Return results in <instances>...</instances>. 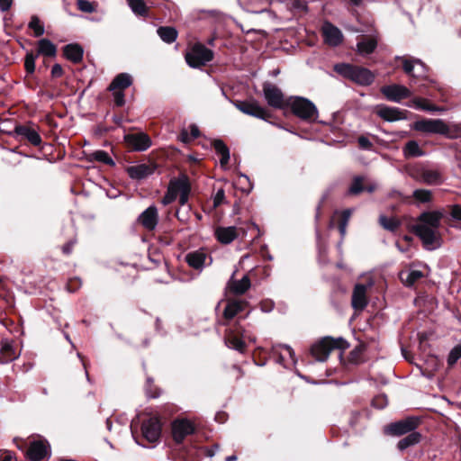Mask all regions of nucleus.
Wrapping results in <instances>:
<instances>
[{"mask_svg": "<svg viewBox=\"0 0 461 461\" xmlns=\"http://www.w3.org/2000/svg\"><path fill=\"white\" fill-rule=\"evenodd\" d=\"M412 128L427 134L447 135L449 132L448 125L441 119H422L416 121Z\"/></svg>", "mask_w": 461, "mask_h": 461, "instance_id": "7", "label": "nucleus"}, {"mask_svg": "<svg viewBox=\"0 0 461 461\" xmlns=\"http://www.w3.org/2000/svg\"><path fill=\"white\" fill-rule=\"evenodd\" d=\"M225 345L229 348L235 349L239 352H243L245 348V343L242 339H240L238 335H235L231 332L227 334L224 339Z\"/></svg>", "mask_w": 461, "mask_h": 461, "instance_id": "37", "label": "nucleus"}, {"mask_svg": "<svg viewBox=\"0 0 461 461\" xmlns=\"http://www.w3.org/2000/svg\"><path fill=\"white\" fill-rule=\"evenodd\" d=\"M324 42L331 47L339 46L343 41L341 31L330 22H325L321 27Z\"/></svg>", "mask_w": 461, "mask_h": 461, "instance_id": "16", "label": "nucleus"}, {"mask_svg": "<svg viewBox=\"0 0 461 461\" xmlns=\"http://www.w3.org/2000/svg\"><path fill=\"white\" fill-rule=\"evenodd\" d=\"M124 141L135 151H144L151 146L150 138L144 132L126 134L124 136Z\"/></svg>", "mask_w": 461, "mask_h": 461, "instance_id": "13", "label": "nucleus"}, {"mask_svg": "<svg viewBox=\"0 0 461 461\" xmlns=\"http://www.w3.org/2000/svg\"><path fill=\"white\" fill-rule=\"evenodd\" d=\"M234 105L241 113L258 119L267 121L271 116L269 111L264 106L260 105L259 103L255 99H250L248 101H237L234 103Z\"/></svg>", "mask_w": 461, "mask_h": 461, "instance_id": "10", "label": "nucleus"}, {"mask_svg": "<svg viewBox=\"0 0 461 461\" xmlns=\"http://www.w3.org/2000/svg\"><path fill=\"white\" fill-rule=\"evenodd\" d=\"M151 384H152V379L149 377L147 379L146 393L149 397L156 398L158 396V393L156 391L153 392L151 390V388H150Z\"/></svg>", "mask_w": 461, "mask_h": 461, "instance_id": "60", "label": "nucleus"}, {"mask_svg": "<svg viewBox=\"0 0 461 461\" xmlns=\"http://www.w3.org/2000/svg\"><path fill=\"white\" fill-rule=\"evenodd\" d=\"M402 153L406 158L422 157L425 154L416 140L408 141L402 149Z\"/></svg>", "mask_w": 461, "mask_h": 461, "instance_id": "33", "label": "nucleus"}, {"mask_svg": "<svg viewBox=\"0 0 461 461\" xmlns=\"http://www.w3.org/2000/svg\"><path fill=\"white\" fill-rule=\"evenodd\" d=\"M50 453V444L47 440H34L27 451V456L32 461H41Z\"/></svg>", "mask_w": 461, "mask_h": 461, "instance_id": "19", "label": "nucleus"}, {"mask_svg": "<svg viewBox=\"0 0 461 461\" xmlns=\"http://www.w3.org/2000/svg\"><path fill=\"white\" fill-rule=\"evenodd\" d=\"M176 185V179L170 181L167 191L162 199V203L164 205L171 203L178 196V189Z\"/></svg>", "mask_w": 461, "mask_h": 461, "instance_id": "42", "label": "nucleus"}, {"mask_svg": "<svg viewBox=\"0 0 461 461\" xmlns=\"http://www.w3.org/2000/svg\"><path fill=\"white\" fill-rule=\"evenodd\" d=\"M240 234L244 235L245 231L242 228L219 227L215 230L217 240L222 244H229L237 239Z\"/></svg>", "mask_w": 461, "mask_h": 461, "instance_id": "21", "label": "nucleus"}, {"mask_svg": "<svg viewBox=\"0 0 461 461\" xmlns=\"http://www.w3.org/2000/svg\"><path fill=\"white\" fill-rule=\"evenodd\" d=\"M419 419L408 417L395 422H392L384 428V433L390 436H402L414 431L419 425Z\"/></svg>", "mask_w": 461, "mask_h": 461, "instance_id": "9", "label": "nucleus"}, {"mask_svg": "<svg viewBox=\"0 0 461 461\" xmlns=\"http://www.w3.org/2000/svg\"><path fill=\"white\" fill-rule=\"evenodd\" d=\"M412 196L419 203H429L432 200V192L427 189H416Z\"/></svg>", "mask_w": 461, "mask_h": 461, "instance_id": "47", "label": "nucleus"}, {"mask_svg": "<svg viewBox=\"0 0 461 461\" xmlns=\"http://www.w3.org/2000/svg\"><path fill=\"white\" fill-rule=\"evenodd\" d=\"M157 168L154 163H142L131 166L127 168V173L131 178L140 180L152 175Z\"/></svg>", "mask_w": 461, "mask_h": 461, "instance_id": "20", "label": "nucleus"}, {"mask_svg": "<svg viewBox=\"0 0 461 461\" xmlns=\"http://www.w3.org/2000/svg\"><path fill=\"white\" fill-rule=\"evenodd\" d=\"M13 4V0H0V10L2 12L8 11Z\"/></svg>", "mask_w": 461, "mask_h": 461, "instance_id": "64", "label": "nucleus"}, {"mask_svg": "<svg viewBox=\"0 0 461 461\" xmlns=\"http://www.w3.org/2000/svg\"><path fill=\"white\" fill-rule=\"evenodd\" d=\"M29 27L33 30L35 37H40L44 33V27L37 16L32 17Z\"/></svg>", "mask_w": 461, "mask_h": 461, "instance_id": "50", "label": "nucleus"}, {"mask_svg": "<svg viewBox=\"0 0 461 461\" xmlns=\"http://www.w3.org/2000/svg\"><path fill=\"white\" fill-rule=\"evenodd\" d=\"M358 145L363 149H371L373 148L372 142L368 140V138L365 136H360L357 139Z\"/></svg>", "mask_w": 461, "mask_h": 461, "instance_id": "56", "label": "nucleus"}, {"mask_svg": "<svg viewBox=\"0 0 461 461\" xmlns=\"http://www.w3.org/2000/svg\"><path fill=\"white\" fill-rule=\"evenodd\" d=\"M1 323L10 330V332H19L18 327H15L14 329H11L9 327L10 324H13V319L7 318V319H1Z\"/></svg>", "mask_w": 461, "mask_h": 461, "instance_id": "61", "label": "nucleus"}, {"mask_svg": "<svg viewBox=\"0 0 461 461\" xmlns=\"http://www.w3.org/2000/svg\"><path fill=\"white\" fill-rule=\"evenodd\" d=\"M87 159L89 161H98L106 165L114 166L115 163L113 159L109 156V154L104 150H95L87 155Z\"/></svg>", "mask_w": 461, "mask_h": 461, "instance_id": "39", "label": "nucleus"}, {"mask_svg": "<svg viewBox=\"0 0 461 461\" xmlns=\"http://www.w3.org/2000/svg\"><path fill=\"white\" fill-rule=\"evenodd\" d=\"M420 438L421 435L420 432L412 431L398 442L397 447L400 451H403L410 447L417 445Z\"/></svg>", "mask_w": 461, "mask_h": 461, "instance_id": "34", "label": "nucleus"}, {"mask_svg": "<svg viewBox=\"0 0 461 461\" xmlns=\"http://www.w3.org/2000/svg\"><path fill=\"white\" fill-rule=\"evenodd\" d=\"M363 347L362 346H357L351 352H350V355H349V360L350 362L354 363V364H357L360 361V358H361V355L363 353Z\"/></svg>", "mask_w": 461, "mask_h": 461, "instance_id": "53", "label": "nucleus"}, {"mask_svg": "<svg viewBox=\"0 0 461 461\" xmlns=\"http://www.w3.org/2000/svg\"><path fill=\"white\" fill-rule=\"evenodd\" d=\"M377 42L376 36L363 37L357 44V51L362 56L369 55L376 49Z\"/></svg>", "mask_w": 461, "mask_h": 461, "instance_id": "26", "label": "nucleus"}, {"mask_svg": "<svg viewBox=\"0 0 461 461\" xmlns=\"http://www.w3.org/2000/svg\"><path fill=\"white\" fill-rule=\"evenodd\" d=\"M131 83L132 79L131 75L127 73H121L112 81L109 89L123 91V89L129 87Z\"/></svg>", "mask_w": 461, "mask_h": 461, "instance_id": "30", "label": "nucleus"}, {"mask_svg": "<svg viewBox=\"0 0 461 461\" xmlns=\"http://www.w3.org/2000/svg\"><path fill=\"white\" fill-rule=\"evenodd\" d=\"M451 216L458 221H461V205L456 204L451 207Z\"/></svg>", "mask_w": 461, "mask_h": 461, "instance_id": "59", "label": "nucleus"}, {"mask_svg": "<svg viewBox=\"0 0 461 461\" xmlns=\"http://www.w3.org/2000/svg\"><path fill=\"white\" fill-rule=\"evenodd\" d=\"M381 93L389 101L399 103L401 100L410 97L411 93L404 86L393 84L381 88Z\"/></svg>", "mask_w": 461, "mask_h": 461, "instance_id": "14", "label": "nucleus"}, {"mask_svg": "<svg viewBox=\"0 0 461 461\" xmlns=\"http://www.w3.org/2000/svg\"><path fill=\"white\" fill-rule=\"evenodd\" d=\"M15 132L25 138L30 143L34 146H39L41 143V138L40 134L32 128L27 126H17Z\"/></svg>", "mask_w": 461, "mask_h": 461, "instance_id": "29", "label": "nucleus"}, {"mask_svg": "<svg viewBox=\"0 0 461 461\" xmlns=\"http://www.w3.org/2000/svg\"><path fill=\"white\" fill-rule=\"evenodd\" d=\"M250 280L248 276H244L240 280H235L231 277L228 283L230 291L234 294H243L250 287Z\"/></svg>", "mask_w": 461, "mask_h": 461, "instance_id": "28", "label": "nucleus"}, {"mask_svg": "<svg viewBox=\"0 0 461 461\" xmlns=\"http://www.w3.org/2000/svg\"><path fill=\"white\" fill-rule=\"evenodd\" d=\"M415 305L420 309V314H431L437 303L432 295L421 294L415 299Z\"/></svg>", "mask_w": 461, "mask_h": 461, "instance_id": "24", "label": "nucleus"}, {"mask_svg": "<svg viewBox=\"0 0 461 461\" xmlns=\"http://www.w3.org/2000/svg\"><path fill=\"white\" fill-rule=\"evenodd\" d=\"M348 348V343L341 337L333 339L324 337L319 342L312 345L311 353L319 362H324L328 359L330 352L334 349L344 350Z\"/></svg>", "mask_w": 461, "mask_h": 461, "instance_id": "3", "label": "nucleus"}, {"mask_svg": "<svg viewBox=\"0 0 461 461\" xmlns=\"http://www.w3.org/2000/svg\"><path fill=\"white\" fill-rule=\"evenodd\" d=\"M63 74V69L59 64H55L51 68V76L53 77H59Z\"/></svg>", "mask_w": 461, "mask_h": 461, "instance_id": "62", "label": "nucleus"}, {"mask_svg": "<svg viewBox=\"0 0 461 461\" xmlns=\"http://www.w3.org/2000/svg\"><path fill=\"white\" fill-rule=\"evenodd\" d=\"M176 185L179 194V203L181 205H185L188 201L190 193L189 183L186 178L183 177L176 179Z\"/></svg>", "mask_w": 461, "mask_h": 461, "instance_id": "36", "label": "nucleus"}, {"mask_svg": "<svg viewBox=\"0 0 461 461\" xmlns=\"http://www.w3.org/2000/svg\"><path fill=\"white\" fill-rule=\"evenodd\" d=\"M215 151L221 155V165L225 166L230 159V150L224 142L221 140H215L212 143Z\"/></svg>", "mask_w": 461, "mask_h": 461, "instance_id": "38", "label": "nucleus"}, {"mask_svg": "<svg viewBox=\"0 0 461 461\" xmlns=\"http://www.w3.org/2000/svg\"><path fill=\"white\" fill-rule=\"evenodd\" d=\"M365 177L356 176L353 177L351 185L348 187V194L350 195H357L365 190Z\"/></svg>", "mask_w": 461, "mask_h": 461, "instance_id": "43", "label": "nucleus"}, {"mask_svg": "<svg viewBox=\"0 0 461 461\" xmlns=\"http://www.w3.org/2000/svg\"><path fill=\"white\" fill-rule=\"evenodd\" d=\"M287 104L293 113L304 121H314L318 117V110L313 103L303 97H290Z\"/></svg>", "mask_w": 461, "mask_h": 461, "instance_id": "4", "label": "nucleus"}, {"mask_svg": "<svg viewBox=\"0 0 461 461\" xmlns=\"http://www.w3.org/2000/svg\"><path fill=\"white\" fill-rule=\"evenodd\" d=\"M288 6L289 9L295 14L306 13L308 10L307 4L304 0H289Z\"/></svg>", "mask_w": 461, "mask_h": 461, "instance_id": "49", "label": "nucleus"}, {"mask_svg": "<svg viewBox=\"0 0 461 461\" xmlns=\"http://www.w3.org/2000/svg\"><path fill=\"white\" fill-rule=\"evenodd\" d=\"M82 282L79 278L70 279L67 284L68 291L74 293L81 286Z\"/></svg>", "mask_w": 461, "mask_h": 461, "instance_id": "54", "label": "nucleus"}, {"mask_svg": "<svg viewBox=\"0 0 461 461\" xmlns=\"http://www.w3.org/2000/svg\"><path fill=\"white\" fill-rule=\"evenodd\" d=\"M157 32L160 39L167 42V43H172L174 42L177 38V32L175 28L166 26V27H159L157 30Z\"/></svg>", "mask_w": 461, "mask_h": 461, "instance_id": "40", "label": "nucleus"}, {"mask_svg": "<svg viewBox=\"0 0 461 461\" xmlns=\"http://www.w3.org/2000/svg\"><path fill=\"white\" fill-rule=\"evenodd\" d=\"M127 2L135 14L140 16H146L148 14V9L144 0H127Z\"/></svg>", "mask_w": 461, "mask_h": 461, "instance_id": "45", "label": "nucleus"}, {"mask_svg": "<svg viewBox=\"0 0 461 461\" xmlns=\"http://www.w3.org/2000/svg\"><path fill=\"white\" fill-rule=\"evenodd\" d=\"M37 55L32 53H27L25 57L24 66L28 73L32 74L35 70V59Z\"/></svg>", "mask_w": 461, "mask_h": 461, "instance_id": "51", "label": "nucleus"}, {"mask_svg": "<svg viewBox=\"0 0 461 461\" xmlns=\"http://www.w3.org/2000/svg\"><path fill=\"white\" fill-rule=\"evenodd\" d=\"M225 198V193L223 189H219L213 198V205L214 207L219 206L223 203V200Z\"/></svg>", "mask_w": 461, "mask_h": 461, "instance_id": "57", "label": "nucleus"}, {"mask_svg": "<svg viewBox=\"0 0 461 461\" xmlns=\"http://www.w3.org/2000/svg\"><path fill=\"white\" fill-rule=\"evenodd\" d=\"M139 222L148 230H153L158 222V213L156 206L151 205L140 213Z\"/></svg>", "mask_w": 461, "mask_h": 461, "instance_id": "22", "label": "nucleus"}, {"mask_svg": "<svg viewBox=\"0 0 461 461\" xmlns=\"http://www.w3.org/2000/svg\"><path fill=\"white\" fill-rule=\"evenodd\" d=\"M247 308L248 304L243 301H230L224 307L223 317H235L240 313L248 314Z\"/></svg>", "mask_w": 461, "mask_h": 461, "instance_id": "27", "label": "nucleus"}, {"mask_svg": "<svg viewBox=\"0 0 461 461\" xmlns=\"http://www.w3.org/2000/svg\"><path fill=\"white\" fill-rule=\"evenodd\" d=\"M213 59V52L201 43L194 44L185 54V60L192 68H200Z\"/></svg>", "mask_w": 461, "mask_h": 461, "instance_id": "5", "label": "nucleus"}, {"mask_svg": "<svg viewBox=\"0 0 461 461\" xmlns=\"http://www.w3.org/2000/svg\"><path fill=\"white\" fill-rule=\"evenodd\" d=\"M397 59L402 60V68L406 74L413 78L421 77L426 71L425 64L418 59H406L404 57H396Z\"/></svg>", "mask_w": 461, "mask_h": 461, "instance_id": "17", "label": "nucleus"}, {"mask_svg": "<svg viewBox=\"0 0 461 461\" xmlns=\"http://www.w3.org/2000/svg\"><path fill=\"white\" fill-rule=\"evenodd\" d=\"M373 285V282L367 284H357L355 285L352 294V306L356 311L363 310L367 304L366 291Z\"/></svg>", "mask_w": 461, "mask_h": 461, "instance_id": "18", "label": "nucleus"}, {"mask_svg": "<svg viewBox=\"0 0 461 461\" xmlns=\"http://www.w3.org/2000/svg\"><path fill=\"white\" fill-rule=\"evenodd\" d=\"M388 404V400L385 394H379L372 400V405L376 409H384Z\"/></svg>", "mask_w": 461, "mask_h": 461, "instance_id": "52", "label": "nucleus"}, {"mask_svg": "<svg viewBox=\"0 0 461 461\" xmlns=\"http://www.w3.org/2000/svg\"><path fill=\"white\" fill-rule=\"evenodd\" d=\"M38 54L44 55L46 57H54L57 52L56 46L47 39H41L39 41Z\"/></svg>", "mask_w": 461, "mask_h": 461, "instance_id": "41", "label": "nucleus"}, {"mask_svg": "<svg viewBox=\"0 0 461 461\" xmlns=\"http://www.w3.org/2000/svg\"><path fill=\"white\" fill-rule=\"evenodd\" d=\"M409 175L415 181L429 185H437L443 183L442 175L438 169L418 167L411 169Z\"/></svg>", "mask_w": 461, "mask_h": 461, "instance_id": "8", "label": "nucleus"}, {"mask_svg": "<svg viewBox=\"0 0 461 461\" xmlns=\"http://www.w3.org/2000/svg\"><path fill=\"white\" fill-rule=\"evenodd\" d=\"M351 214H352L351 209H347V210H344L343 212H341V213H340L341 218H340L339 223H345V226H348V223Z\"/></svg>", "mask_w": 461, "mask_h": 461, "instance_id": "58", "label": "nucleus"}, {"mask_svg": "<svg viewBox=\"0 0 461 461\" xmlns=\"http://www.w3.org/2000/svg\"><path fill=\"white\" fill-rule=\"evenodd\" d=\"M65 57L74 63H77L82 60L83 49L77 44H68L64 48Z\"/></svg>", "mask_w": 461, "mask_h": 461, "instance_id": "32", "label": "nucleus"}, {"mask_svg": "<svg viewBox=\"0 0 461 461\" xmlns=\"http://www.w3.org/2000/svg\"><path fill=\"white\" fill-rule=\"evenodd\" d=\"M208 256L205 251L199 249L185 256L187 264L194 269H202L206 265Z\"/></svg>", "mask_w": 461, "mask_h": 461, "instance_id": "25", "label": "nucleus"}, {"mask_svg": "<svg viewBox=\"0 0 461 461\" xmlns=\"http://www.w3.org/2000/svg\"><path fill=\"white\" fill-rule=\"evenodd\" d=\"M379 222L383 228L390 231H394L400 226V222L397 219L393 217L388 218L384 215L379 217Z\"/></svg>", "mask_w": 461, "mask_h": 461, "instance_id": "46", "label": "nucleus"}, {"mask_svg": "<svg viewBox=\"0 0 461 461\" xmlns=\"http://www.w3.org/2000/svg\"><path fill=\"white\" fill-rule=\"evenodd\" d=\"M77 5L81 12L92 14L96 11L98 5L95 2H91L88 0H77Z\"/></svg>", "mask_w": 461, "mask_h": 461, "instance_id": "48", "label": "nucleus"}, {"mask_svg": "<svg viewBox=\"0 0 461 461\" xmlns=\"http://www.w3.org/2000/svg\"><path fill=\"white\" fill-rule=\"evenodd\" d=\"M113 99L114 103L117 106H122L125 103L124 94L121 90H113Z\"/></svg>", "mask_w": 461, "mask_h": 461, "instance_id": "55", "label": "nucleus"}, {"mask_svg": "<svg viewBox=\"0 0 461 461\" xmlns=\"http://www.w3.org/2000/svg\"><path fill=\"white\" fill-rule=\"evenodd\" d=\"M412 104L416 109H420L423 111H429V112H443V111H445V109L442 107H438V106L429 104V102L423 98H416V99L412 100Z\"/></svg>", "mask_w": 461, "mask_h": 461, "instance_id": "44", "label": "nucleus"}, {"mask_svg": "<svg viewBox=\"0 0 461 461\" xmlns=\"http://www.w3.org/2000/svg\"><path fill=\"white\" fill-rule=\"evenodd\" d=\"M273 354L277 357V363L284 367L288 368L290 366H295L297 359L294 349L287 344H277L272 348Z\"/></svg>", "mask_w": 461, "mask_h": 461, "instance_id": "12", "label": "nucleus"}, {"mask_svg": "<svg viewBox=\"0 0 461 461\" xmlns=\"http://www.w3.org/2000/svg\"><path fill=\"white\" fill-rule=\"evenodd\" d=\"M376 113L379 117L387 122H396L405 119L404 112L397 107L380 105L377 107Z\"/></svg>", "mask_w": 461, "mask_h": 461, "instance_id": "23", "label": "nucleus"}, {"mask_svg": "<svg viewBox=\"0 0 461 461\" xmlns=\"http://www.w3.org/2000/svg\"><path fill=\"white\" fill-rule=\"evenodd\" d=\"M194 427L187 420H176L172 423V436L176 443L180 444L186 436L194 433Z\"/></svg>", "mask_w": 461, "mask_h": 461, "instance_id": "15", "label": "nucleus"}, {"mask_svg": "<svg viewBox=\"0 0 461 461\" xmlns=\"http://www.w3.org/2000/svg\"><path fill=\"white\" fill-rule=\"evenodd\" d=\"M189 129H190L189 134H190V137L192 138V140H194L200 136V131L195 124L190 125Z\"/></svg>", "mask_w": 461, "mask_h": 461, "instance_id": "63", "label": "nucleus"}, {"mask_svg": "<svg viewBox=\"0 0 461 461\" xmlns=\"http://www.w3.org/2000/svg\"><path fill=\"white\" fill-rule=\"evenodd\" d=\"M1 353L5 358V363L12 362L20 357V352H16L13 343L7 339L2 341Z\"/></svg>", "mask_w": 461, "mask_h": 461, "instance_id": "35", "label": "nucleus"}, {"mask_svg": "<svg viewBox=\"0 0 461 461\" xmlns=\"http://www.w3.org/2000/svg\"><path fill=\"white\" fill-rule=\"evenodd\" d=\"M442 217V212L438 211L425 212L412 226L413 232L420 239L426 249L432 250L441 246L438 228Z\"/></svg>", "mask_w": 461, "mask_h": 461, "instance_id": "1", "label": "nucleus"}, {"mask_svg": "<svg viewBox=\"0 0 461 461\" xmlns=\"http://www.w3.org/2000/svg\"><path fill=\"white\" fill-rule=\"evenodd\" d=\"M140 429L143 439L157 444L161 437L162 424L157 416H151L142 420Z\"/></svg>", "mask_w": 461, "mask_h": 461, "instance_id": "6", "label": "nucleus"}, {"mask_svg": "<svg viewBox=\"0 0 461 461\" xmlns=\"http://www.w3.org/2000/svg\"><path fill=\"white\" fill-rule=\"evenodd\" d=\"M334 70L345 78L360 86H369L375 80V75L369 69L351 64L340 63L334 66Z\"/></svg>", "mask_w": 461, "mask_h": 461, "instance_id": "2", "label": "nucleus"}, {"mask_svg": "<svg viewBox=\"0 0 461 461\" xmlns=\"http://www.w3.org/2000/svg\"><path fill=\"white\" fill-rule=\"evenodd\" d=\"M263 94L267 104L273 108L281 109L287 104L281 89L272 83L263 85Z\"/></svg>", "mask_w": 461, "mask_h": 461, "instance_id": "11", "label": "nucleus"}, {"mask_svg": "<svg viewBox=\"0 0 461 461\" xmlns=\"http://www.w3.org/2000/svg\"><path fill=\"white\" fill-rule=\"evenodd\" d=\"M423 277V273L417 269L404 270L400 273L401 281L407 286H411Z\"/></svg>", "mask_w": 461, "mask_h": 461, "instance_id": "31", "label": "nucleus"}]
</instances>
